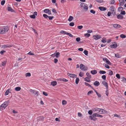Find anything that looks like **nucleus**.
Segmentation results:
<instances>
[{
    "mask_svg": "<svg viewBox=\"0 0 126 126\" xmlns=\"http://www.w3.org/2000/svg\"><path fill=\"white\" fill-rule=\"evenodd\" d=\"M92 110L95 112L100 114H105L107 113V111L105 110L102 109H99L97 107L94 108Z\"/></svg>",
    "mask_w": 126,
    "mask_h": 126,
    "instance_id": "1",
    "label": "nucleus"
},
{
    "mask_svg": "<svg viewBox=\"0 0 126 126\" xmlns=\"http://www.w3.org/2000/svg\"><path fill=\"white\" fill-rule=\"evenodd\" d=\"M9 100L5 101L0 106V110H2L5 108L9 105Z\"/></svg>",
    "mask_w": 126,
    "mask_h": 126,
    "instance_id": "2",
    "label": "nucleus"
},
{
    "mask_svg": "<svg viewBox=\"0 0 126 126\" xmlns=\"http://www.w3.org/2000/svg\"><path fill=\"white\" fill-rule=\"evenodd\" d=\"M9 30L8 27L7 26H4V27L0 29V34H3L7 32Z\"/></svg>",
    "mask_w": 126,
    "mask_h": 126,
    "instance_id": "3",
    "label": "nucleus"
},
{
    "mask_svg": "<svg viewBox=\"0 0 126 126\" xmlns=\"http://www.w3.org/2000/svg\"><path fill=\"white\" fill-rule=\"evenodd\" d=\"M80 7L82 8L84 10L87 11L88 9V7L87 6V4L83 3H81L80 5Z\"/></svg>",
    "mask_w": 126,
    "mask_h": 126,
    "instance_id": "4",
    "label": "nucleus"
},
{
    "mask_svg": "<svg viewBox=\"0 0 126 126\" xmlns=\"http://www.w3.org/2000/svg\"><path fill=\"white\" fill-rule=\"evenodd\" d=\"M29 91L32 94H34L36 96H37L38 95V92L37 91L34 90H33L32 89H30L29 90Z\"/></svg>",
    "mask_w": 126,
    "mask_h": 126,
    "instance_id": "5",
    "label": "nucleus"
},
{
    "mask_svg": "<svg viewBox=\"0 0 126 126\" xmlns=\"http://www.w3.org/2000/svg\"><path fill=\"white\" fill-rule=\"evenodd\" d=\"M79 67L80 69L82 70H86L88 69V68L85 67L83 64H81L79 65Z\"/></svg>",
    "mask_w": 126,
    "mask_h": 126,
    "instance_id": "6",
    "label": "nucleus"
},
{
    "mask_svg": "<svg viewBox=\"0 0 126 126\" xmlns=\"http://www.w3.org/2000/svg\"><path fill=\"white\" fill-rule=\"evenodd\" d=\"M103 61L105 62L107 64L110 65L111 64V62L107 58H103Z\"/></svg>",
    "mask_w": 126,
    "mask_h": 126,
    "instance_id": "7",
    "label": "nucleus"
},
{
    "mask_svg": "<svg viewBox=\"0 0 126 126\" xmlns=\"http://www.w3.org/2000/svg\"><path fill=\"white\" fill-rule=\"evenodd\" d=\"M67 75L68 76L74 79L76 78L77 77V76L76 75L74 74H70L68 73L67 74Z\"/></svg>",
    "mask_w": 126,
    "mask_h": 126,
    "instance_id": "8",
    "label": "nucleus"
},
{
    "mask_svg": "<svg viewBox=\"0 0 126 126\" xmlns=\"http://www.w3.org/2000/svg\"><path fill=\"white\" fill-rule=\"evenodd\" d=\"M44 12L48 14L49 15L51 14V11L49 9H45L44 10Z\"/></svg>",
    "mask_w": 126,
    "mask_h": 126,
    "instance_id": "9",
    "label": "nucleus"
},
{
    "mask_svg": "<svg viewBox=\"0 0 126 126\" xmlns=\"http://www.w3.org/2000/svg\"><path fill=\"white\" fill-rule=\"evenodd\" d=\"M13 46V45H3L2 46L1 48H9L12 47Z\"/></svg>",
    "mask_w": 126,
    "mask_h": 126,
    "instance_id": "10",
    "label": "nucleus"
},
{
    "mask_svg": "<svg viewBox=\"0 0 126 126\" xmlns=\"http://www.w3.org/2000/svg\"><path fill=\"white\" fill-rule=\"evenodd\" d=\"M93 37L94 39L96 40H98L101 38V37L99 35H94Z\"/></svg>",
    "mask_w": 126,
    "mask_h": 126,
    "instance_id": "11",
    "label": "nucleus"
},
{
    "mask_svg": "<svg viewBox=\"0 0 126 126\" xmlns=\"http://www.w3.org/2000/svg\"><path fill=\"white\" fill-rule=\"evenodd\" d=\"M93 117H97L102 118L103 117L102 115L98 114L97 113H94L93 114Z\"/></svg>",
    "mask_w": 126,
    "mask_h": 126,
    "instance_id": "12",
    "label": "nucleus"
},
{
    "mask_svg": "<svg viewBox=\"0 0 126 126\" xmlns=\"http://www.w3.org/2000/svg\"><path fill=\"white\" fill-rule=\"evenodd\" d=\"M102 84L104 86H105L106 88V89L108 88V84L105 81H102Z\"/></svg>",
    "mask_w": 126,
    "mask_h": 126,
    "instance_id": "13",
    "label": "nucleus"
},
{
    "mask_svg": "<svg viewBox=\"0 0 126 126\" xmlns=\"http://www.w3.org/2000/svg\"><path fill=\"white\" fill-rule=\"evenodd\" d=\"M98 9L101 11H104L107 10V8L103 7H98Z\"/></svg>",
    "mask_w": 126,
    "mask_h": 126,
    "instance_id": "14",
    "label": "nucleus"
},
{
    "mask_svg": "<svg viewBox=\"0 0 126 126\" xmlns=\"http://www.w3.org/2000/svg\"><path fill=\"white\" fill-rule=\"evenodd\" d=\"M7 10L9 12H14L15 11L13 9L10 7H8L7 8Z\"/></svg>",
    "mask_w": 126,
    "mask_h": 126,
    "instance_id": "15",
    "label": "nucleus"
},
{
    "mask_svg": "<svg viewBox=\"0 0 126 126\" xmlns=\"http://www.w3.org/2000/svg\"><path fill=\"white\" fill-rule=\"evenodd\" d=\"M113 26L114 27L116 28H119L121 27L120 25L117 24H113Z\"/></svg>",
    "mask_w": 126,
    "mask_h": 126,
    "instance_id": "16",
    "label": "nucleus"
},
{
    "mask_svg": "<svg viewBox=\"0 0 126 126\" xmlns=\"http://www.w3.org/2000/svg\"><path fill=\"white\" fill-rule=\"evenodd\" d=\"M117 44L111 45L110 46V47L112 48H115L117 47Z\"/></svg>",
    "mask_w": 126,
    "mask_h": 126,
    "instance_id": "17",
    "label": "nucleus"
},
{
    "mask_svg": "<svg viewBox=\"0 0 126 126\" xmlns=\"http://www.w3.org/2000/svg\"><path fill=\"white\" fill-rule=\"evenodd\" d=\"M94 85L96 86H98L99 84L100 83L99 82L97 81H95L94 83Z\"/></svg>",
    "mask_w": 126,
    "mask_h": 126,
    "instance_id": "18",
    "label": "nucleus"
},
{
    "mask_svg": "<svg viewBox=\"0 0 126 126\" xmlns=\"http://www.w3.org/2000/svg\"><path fill=\"white\" fill-rule=\"evenodd\" d=\"M90 72L91 74L93 75L97 73V71L95 70H91Z\"/></svg>",
    "mask_w": 126,
    "mask_h": 126,
    "instance_id": "19",
    "label": "nucleus"
},
{
    "mask_svg": "<svg viewBox=\"0 0 126 126\" xmlns=\"http://www.w3.org/2000/svg\"><path fill=\"white\" fill-rule=\"evenodd\" d=\"M57 83L56 81H54L51 82V85L53 86H54L56 85Z\"/></svg>",
    "mask_w": 126,
    "mask_h": 126,
    "instance_id": "20",
    "label": "nucleus"
},
{
    "mask_svg": "<svg viewBox=\"0 0 126 126\" xmlns=\"http://www.w3.org/2000/svg\"><path fill=\"white\" fill-rule=\"evenodd\" d=\"M73 19L74 18L73 16H69L68 19V20L70 22L72 21Z\"/></svg>",
    "mask_w": 126,
    "mask_h": 126,
    "instance_id": "21",
    "label": "nucleus"
},
{
    "mask_svg": "<svg viewBox=\"0 0 126 126\" xmlns=\"http://www.w3.org/2000/svg\"><path fill=\"white\" fill-rule=\"evenodd\" d=\"M10 89H9L7 90L5 92V96L7 95H8L9 93H11L9 92Z\"/></svg>",
    "mask_w": 126,
    "mask_h": 126,
    "instance_id": "22",
    "label": "nucleus"
},
{
    "mask_svg": "<svg viewBox=\"0 0 126 126\" xmlns=\"http://www.w3.org/2000/svg\"><path fill=\"white\" fill-rule=\"evenodd\" d=\"M55 56H56V57L57 58H58L59 56L60 55V53L59 52H55Z\"/></svg>",
    "mask_w": 126,
    "mask_h": 126,
    "instance_id": "23",
    "label": "nucleus"
},
{
    "mask_svg": "<svg viewBox=\"0 0 126 126\" xmlns=\"http://www.w3.org/2000/svg\"><path fill=\"white\" fill-rule=\"evenodd\" d=\"M115 8L113 6H111L110 8V10L111 11L113 12L114 11Z\"/></svg>",
    "mask_w": 126,
    "mask_h": 126,
    "instance_id": "24",
    "label": "nucleus"
},
{
    "mask_svg": "<svg viewBox=\"0 0 126 126\" xmlns=\"http://www.w3.org/2000/svg\"><path fill=\"white\" fill-rule=\"evenodd\" d=\"M21 89V88L20 87H17L15 88V90L16 91H20Z\"/></svg>",
    "mask_w": 126,
    "mask_h": 126,
    "instance_id": "25",
    "label": "nucleus"
},
{
    "mask_svg": "<svg viewBox=\"0 0 126 126\" xmlns=\"http://www.w3.org/2000/svg\"><path fill=\"white\" fill-rule=\"evenodd\" d=\"M117 18L118 19H122L123 18V17L121 15H119L117 16Z\"/></svg>",
    "mask_w": 126,
    "mask_h": 126,
    "instance_id": "26",
    "label": "nucleus"
},
{
    "mask_svg": "<svg viewBox=\"0 0 126 126\" xmlns=\"http://www.w3.org/2000/svg\"><path fill=\"white\" fill-rule=\"evenodd\" d=\"M86 75L87 76L86 77L90 79L91 78V75L89 73H87L86 74Z\"/></svg>",
    "mask_w": 126,
    "mask_h": 126,
    "instance_id": "27",
    "label": "nucleus"
},
{
    "mask_svg": "<svg viewBox=\"0 0 126 126\" xmlns=\"http://www.w3.org/2000/svg\"><path fill=\"white\" fill-rule=\"evenodd\" d=\"M120 1V5H123L124 3L125 0H119ZM126 1V0H125Z\"/></svg>",
    "mask_w": 126,
    "mask_h": 126,
    "instance_id": "28",
    "label": "nucleus"
},
{
    "mask_svg": "<svg viewBox=\"0 0 126 126\" xmlns=\"http://www.w3.org/2000/svg\"><path fill=\"white\" fill-rule=\"evenodd\" d=\"M90 34L88 33H85L84 34V36L87 38L89 37L90 36Z\"/></svg>",
    "mask_w": 126,
    "mask_h": 126,
    "instance_id": "29",
    "label": "nucleus"
},
{
    "mask_svg": "<svg viewBox=\"0 0 126 126\" xmlns=\"http://www.w3.org/2000/svg\"><path fill=\"white\" fill-rule=\"evenodd\" d=\"M76 78L75 80V83L76 84H78L79 82V79L78 78L76 77Z\"/></svg>",
    "mask_w": 126,
    "mask_h": 126,
    "instance_id": "30",
    "label": "nucleus"
},
{
    "mask_svg": "<svg viewBox=\"0 0 126 126\" xmlns=\"http://www.w3.org/2000/svg\"><path fill=\"white\" fill-rule=\"evenodd\" d=\"M99 73L100 74H104L106 73V72L104 70H100L99 71Z\"/></svg>",
    "mask_w": 126,
    "mask_h": 126,
    "instance_id": "31",
    "label": "nucleus"
},
{
    "mask_svg": "<svg viewBox=\"0 0 126 126\" xmlns=\"http://www.w3.org/2000/svg\"><path fill=\"white\" fill-rule=\"evenodd\" d=\"M121 38H126V35L124 34H121L120 35Z\"/></svg>",
    "mask_w": 126,
    "mask_h": 126,
    "instance_id": "32",
    "label": "nucleus"
},
{
    "mask_svg": "<svg viewBox=\"0 0 126 126\" xmlns=\"http://www.w3.org/2000/svg\"><path fill=\"white\" fill-rule=\"evenodd\" d=\"M115 57L118 58H120L121 57V55L118 53L115 54Z\"/></svg>",
    "mask_w": 126,
    "mask_h": 126,
    "instance_id": "33",
    "label": "nucleus"
},
{
    "mask_svg": "<svg viewBox=\"0 0 126 126\" xmlns=\"http://www.w3.org/2000/svg\"><path fill=\"white\" fill-rule=\"evenodd\" d=\"M89 78L86 77L84 78V80L87 82H90L91 81L89 79Z\"/></svg>",
    "mask_w": 126,
    "mask_h": 126,
    "instance_id": "34",
    "label": "nucleus"
},
{
    "mask_svg": "<svg viewBox=\"0 0 126 126\" xmlns=\"http://www.w3.org/2000/svg\"><path fill=\"white\" fill-rule=\"evenodd\" d=\"M25 76L26 77H29L31 76V74L30 73H27L25 74Z\"/></svg>",
    "mask_w": 126,
    "mask_h": 126,
    "instance_id": "35",
    "label": "nucleus"
},
{
    "mask_svg": "<svg viewBox=\"0 0 126 126\" xmlns=\"http://www.w3.org/2000/svg\"><path fill=\"white\" fill-rule=\"evenodd\" d=\"M7 61H4L2 62V65L3 66L5 65Z\"/></svg>",
    "mask_w": 126,
    "mask_h": 126,
    "instance_id": "36",
    "label": "nucleus"
},
{
    "mask_svg": "<svg viewBox=\"0 0 126 126\" xmlns=\"http://www.w3.org/2000/svg\"><path fill=\"white\" fill-rule=\"evenodd\" d=\"M30 17L32 19H34L36 17L35 16V15H34L33 14L30 15Z\"/></svg>",
    "mask_w": 126,
    "mask_h": 126,
    "instance_id": "37",
    "label": "nucleus"
},
{
    "mask_svg": "<svg viewBox=\"0 0 126 126\" xmlns=\"http://www.w3.org/2000/svg\"><path fill=\"white\" fill-rule=\"evenodd\" d=\"M101 41L103 43H105L107 42L106 39L104 38H103L102 40H101Z\"/></svg>",
    "mask_w": 126,
    "mask_h": 126,
    "instance_id": "38",
    "label": "nucleus"
},
{
    "mask_svg": "<svg viewBox=\"0 0 126 126\" xmlns=\"http://www.w3.org/2000/svg\"><path fill=\"white\" fill-rule=\"evenodd\" d=\"M43 16L44 18L46 19H47L48 17V16L46 14H44L43 15Z\"/></svg>",
    "mask_w": 126,
    "mask_h": 126,
    "instance_id": "39",
    "label": "nucleus"
},
{
    "mask_svg": "<svg viewBox=\"0 0 126 126\" xmlns=\"http://www.w3.org/2000/svg\"><path fill=\"white\" fill-rule=\"evenodd\" d=\"M109 75H112L113 74V73L111 70H109Z\"/></svg>",
    "mask_w": 126,
    "mask_h": 126,
    "instance_id": "40",
    "label": "nucleus"
},
{
    "mask_svg": "<svg viewBox=\"0 0 126 126\" xmlns=\"http://www.w3.org/2000/svg\"><path fill=\"white\" fill-rule=\"evenodd\" d=\"M118 10L119 11H121L123 9V8L122 7H120L118 8Z\"/></svg>",
    "mask_w": 126,
    "mask_h": 126,
    "instance_id": "41",
    "label": "nucleus"
},
{
    "mask_svg": "<svg viewBox=\"0 0 126 126\" xmlns=\"http://www.w3.org/2000/svg\"><path fill=\"white\" fill-rule=\"evenodd\" d=\"M84 84L86 86H88L90 87H92L88 83L85 82Z\"/></svg>",
    "mask_w": 126,
    "mask_h": 126,
    "instance_id": "42",
    "label": "nucleus"
},
{
    "mask_svg": "<svg viewBox=\"0 0 126 126\" xmlns=\"http://www.w3.org/2000/svg\"><path fill=\"white\" fill-rule=\"evenodd\" d=\"M75 25L74 23L73 22H71L69 24V25L70 26H73Z\"/></svg>",
    "mask_w": 126,
    "mask_h": 126,
    "instance_id": "43",
    "label": "nucleus"
},
{
    "mask_svg": "<svg viewBox=\"0 0 126 126\" xmlns=\"http://www.w3.org/2000/svg\"><path fill=\"white\" fill-rule=\"evenodd\" d=\"M103 65H104L105 66V67L106 68H108V69H109L110 68V66L106 64H105V63Z\"/></svg>",
    "mask_w": 126,
    "mask_h": 126,
    "instance_id": "44",
    "label": "nucleus"
},
{
    "mask_svg": "<svg viewBox=\"0 0 126 126\" xmlns=\"http://www.w3.org/2000/svg\"><path fill=\"white\" fill-rule=\"evenodd\" d=\"M5 0H1V4L2 5H3L5 3Z\"/></svg>",
    "mask_w": 126,
    "mask_h": 126,
    "instance_id": "45",
    "label": "nucleus"
},
{
    "mask_svg": "<svg viewBox=\"0 0 126 126\" xmlns=\"http://www.w3.org/2000/svg\"><path fill=\"white\" fill-rule=\"evenodd\" d=\"M43 94L45 96H47L48 95V94L45 91L43 92Z\"/></svg>",
    "mask_w": 126,
    "mask_h": 126,
    "instance_id": "46",
    "label": "nucleus"
},
{
    "mask_svg": "<svg viewBox=\"0 0 126 126\" xmlns=\"http://www.w3.org/2000/svg\"><path fill=\"white\" fill-rule=\"evenodd\" d=\"M116 77L118 79H119L120 78V76L119 74H117L116 75Z\"/></svg>",
    "mask_w": 126,
    "mask_h": 126,
    "instance_id": "47",
    "label": "nucleus"
},
{
    "mask_svg": "<svg viewBox=\"0 0 126 126\" xmlns=\"http://www.w3.org/2000/svg\"><path fill=\"white\" fill-rule=\"evenodd\" d=\"M106 94L107 96H108L109 92L108 88L106 89Z\"/></svg>",
    "mask_w": 126,
    "mask_h": 126,
    "instance_id": "48",
    "label": "nucleus"
},
{
    "mask_svg": "<svg viewBox=\"0 0 126 126\" xmlns=\"http://www.w3.org/2000/svg\"><path fill=\"white\" fill-rule=\"evenodd\" d=\"M6 52V51H5L2 50L0 51V53L2 55H3L4 53H5Z\"/></svg>",
    "mask_w": 126,
    "mask_h": 126,
    "instance_id": "49",
    "label": "nucleus"
},
{
    "mask_svg": "<svg viewBox=\"0 0 126 126\" xmlns=\"http://www.w3.org/2000/svg\"><path fill=\"white\" fill-rule=\"evenodd\" d=\"M83 28V26H82L81 25V26H78V29L79 30H80L82 29Z\"/></svg>",
    "mask_w": 126,
    "mask_h": 126,
    "instance_id": "50",
    "label": "nucleus"
},
{
    "mask_svg": "<svg viewBox=\"0 0 126 126\" xmlns=\"http://www.w3.org/2000/svg\"><path fill=\"white\" fill-rule=\"evenodd\" d=\"M84 53L86 55H87L88 53V52L86 50H84Z\"/></svg>",
    "mask_w": 126,
    "mask_h": 126,
    "instance_id": "51",
    "label": "nucleus"
},
{
    "mask_svg": "<svg viewBox=\"0 0 126 126\" xmlns=\"http://www.w3.org/2000/svg\"><path fill=\"white\" fill-rule=\"evenodd\" d=\"M125 14H126L125 12L124 11H122L120 13V14L121 15H125Z\"/></svg>",
    "mask_w": 126,
    "mask_h": 126,
    "instance_id": "52",
    "label": "nucleus"
},
{
    "mask_svg": "<svg viewBox=\"0 0 126 126\" xmlns=\"http://www.w3.org/2000/svg\"><path fill=\"white\" fill-rule=\"evenodd\" d=\"M93 93V91L92 90H91L89 91L88 92L87 95H89L90 94H91Z\"/></svg>",
    "mask_w": 126,
    "mask_h": 126,
    "instance_id": "53",
    "label": "nucleus"
},
{
    "mask_svg": "<svg viewBox=\"0 0 126 126\" xmlns=\"http://www.w3.org/2000/svg\"><path fill=\"white\" fill-rule=\"evenodd\" d=\"M79 76L80 77H82L83 76V73L80 72L79 73Z\"/></svg>",
    "mask_w": 126,
    "mask_h": 126,
    "instance_id": "54",
    "label": "nucleus"
},
{
    "mask_svg": "<svg viewBox=\"0 0 126 126\" xmlns=\"http://www.w3.org/2000/svg\"><path fill=\"white\" fill-rule=\"evenodd\" d=\"M106 76L105 75H103L102 76V78L104 80L106 79Z\"/></svg>",
    "mask_w": 126,
    "mask_h": 126,
    "instance_id": "55",
    "label": "nucleus"
},
{
    "mask_svg": "<svg viewBox=\"0 0 126 126\" xmlns=\"http://www.w3.org/2000/svg\"><path fill=\"white\" fill-rule=\"evenodd\" d=\"M91 13L93 14H94L95 13V11L93 10H91L90 11Z\"/></svg>",
    "mask_w": 126,
    "mask_h": 126,
    "instance_id": "56",
    "label": "nucleus"
},
{
    "mask_svg": "<svg viewBox=\"0 0 126 126\" xmlns=\"http://www.w3.org/2000/svg\"><path fill=\"white\" fill-rule=\"evenodd\" d=\"M88 113L90 115H91L93 113L92 111L91 110H90L88 111Z\"/></svg>",
    "mask_w": 126,
    "mask_h": 126,
    "instance_id": "57",
    "label": "nucleus"
},
{
    "mask_svg": "<svg viewBox=\"0 0 126 126\" xmlns=\"http://www.w3.org/2000/svg\"><path fill=\"white\" fill-rule=\"evenodd\" d=\"M48 18L49 20H51L53 18H54V17L53 16H48Z\"/></svg>",
    "mask_w": 126,
    "mask_h": 126,
    "instance_id": "58",
    "label": "nucleus"
},
{
    "mask_svg": "<svg viewBox=\"0 0 126 126\" xmlns=\"http://www.w3.org/2000/svg\"><path fill=\"white\" fill-rule=\"evenodd\" d=\"M76 41H77V42H79V41H80V37H77L76 38Z\"/></svg>",
    "mask_w": 126,
    "mask_h": 126,
    "instance_id": "59",
    "label": "nucleus"
},
{
    "mask_svg": "<svg viewBox=\"0 0 126 126\" xmlns=\"http://www.w3.org/2000/svg\"><path fill=\"white\" fill-rule=\"evenodd\" d=\"M93 32V31L91 30H88L87 31V32L88 33H91L92 32Z\"/></svg>",
    "mask_w": 126,
    "mask_h": 126,
    "instance_id": "60",
    "label": "nucleus"
},
{
    "mask_svg": "<svg viewBox=\"0 0 126 126\" xmlns=\"http://www.w3.org/2000/svg\"><path fill=\"white\" fill-rule=\"evenodd\" d=\"M54 62L55 63H56L58 61V59L56 58H54Z\"/></svg>",
    "mask_w": 126,
    "mask_h": 126,
    "instance_id": "61",
    "label": "nucleus"
},
{
    "mask_svg": "<svg viewBox=\"0 0 126 126\" xmlns=\"http://www.w3.org/2000/svg\"><path fill=\"white\" fill-rule=\"evenodd\" d=\"M52 11L53 13H54L55 14H56L57 13L56 10L54 9H53L52 10Z\"/></svg>",
    "mask_w": 126,
    "mask_h": 126,
    "instance_id": "62",
    "label": "nucleus"
},
{
    "mask_svg": "<svg viewBox=\"0 0 126 126\" xmlns=\"http://www.w3.org/2000/svg\"><path fill=\"white\" fill-rule=\"evenodd\" d=\"M28 54L29 55H34V54L32 53L31 51H30L28 53Z\"/></svg>",
    "mask_w": 126,
    "mask_h": 126,
    "instance_id": "63",
    "label": "nucleus"
},
{
    "mask_svg": "<svg viewBox=\"0 0 126 126\" xmlns=\"http://www.w3.org/2000/svg\"><path fill=\"white\" fill-rule=\"evenodd\" d=\"M50 56H51V57H52L54 58V57H56V56H55V53H54V54L51 55Z\"/></svg>",
    "mask_w": 126,
    "mask_h": 126,
    "instance_id": "64",
    "label": "nucleus"
}]
</instances>
